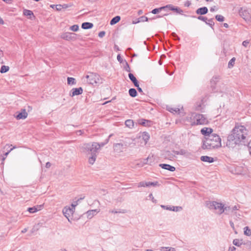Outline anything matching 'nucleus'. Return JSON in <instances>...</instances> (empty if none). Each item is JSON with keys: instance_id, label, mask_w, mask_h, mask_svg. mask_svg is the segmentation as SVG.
I'll return each instance as SVG.
<instances>
[{"instance_id": "obj_1", "label": "nucleus", "mask_w": 251, "mask_h": 251, "mask_svg": "<svg viewBox=\"0 0 251 251\" xmlns=\"http://www.w3.org/2000/svg\"><path fill=\"white\" fill-rule=\"evenodd\" d=\"M248 135L246 128L243 126H235L228 136L226 146L229 148H234L237 145L244 143Z\"/></svg>"}, {"instance_id": "obj_2", "label": "nucleus", "mask_w": 251, "mask_h": 251, "mask_svg": "<svg viewBox=\"0 0 251 251\" xmlns=\"http://www.w3.org/2000/svg\"><path fill=\"white\" fill-rule=\"evenodd\" d=\"M97 146L98 145L93 142L84 143L79 147L82 151L85 153L88 156V162L91 165L94 164L97 157L99 151Z\"/></svg>"}, {"instance_id": "obj_3", "label": "nucleus", "mask_w": 251, "mask_h": 251, "mask_svg": "<svg viewBox=\"0 0 251 251\" xmlns=\"http://www.w3.org/2000/svg\"><path fill=\"white\" fill-rule=\"evenodd\" d=\"M221 146V138L218 134L213 133L208 137H205L202 148L203 149L212 150L220 148Z\"/></svg>"}, {"instance_id": "obj_4", "label": "nucleus", "mask_w": 251, "mask_h": 251, "mask_svg": "<svg viewBox=\"0 0 251 251\" xmlns=\"http://www.w3.org/2000/svg\"><path fill=\"white\" fill-rule=\"evenodd\" d=\"M185 121L189 122L192 126L206 125L208 123V120L204 115L196 113L192 114L190 117H186Z\"/></svg>"}, {"instance_id": "obj_5", "label": "nucleus", "mask_w": 251, "mask_h": 251, "mask_svg": "<svg viewBox=\"0 0 251 251\" xmlns=\"http://www.w3.org/2000/svg\"><path fill=\"white\" fill-rule=\"evenodd\" d=\"M206 206L210 210H215L216 213L220 215L229 209V207H225L223 203L215 201L207 202Z\"/></svg>"}, {"instance_id": "obj_6", "label": "nucleus", "mask_w": 251, "mask_h": 251, "mask_svg": "<svg viewBox=\"0 0 251 251\" xmlns=\"http://www.w3.org/2000/svg\"><path fill=\"white\" fill-rule=\"evenodd\" d=\"M86 81L92 85H97L102 83L101 78L100 76L94 73H88L86 75Z\"/></svg>"}, {"instance_id": "obj_7", "label": "nucleus", "mask_w": 251, "mask_h": 251, "mask_svg": "<svg viewBox=\"0 0 251 251\" xmlns=\"http://www.w3.org/2000/svg\"><path fill=\"white\" fill-rule=\"evenodd\" d=\"M239 14L247 22H250L251 16L247 9L243 7L240 8L239 11Z\"/></svg>"}, {"instance_id": "obj_8", "label": "nucleus", "mask_w": 251, "mask_h": 251, "mask_svg": "<svg viewBox=\"0 0 251 251\" xmlns=\"http://www.w3.org/2000/svg\"><path fill=\"white\" fill-rule=\"evenodd\" d=\"M61 38L67 41H74L76 39V34L71 32H65L61 35Z\"/></svg>"}, {"instance_id": "obj_9", "label": "nucleus", "mask_w": 251, "mask_h": 251, "mask_svg": "<svg viewBox=\"0 0 251 251\" xmlns=\"http://www.w3.org/2000/svg\"><path fill=\"white\" fill-rule=\"evenodd\" d=\"M74 212V208H71L70 206H66L63 209V214L67 218L69 221H70L69 217L73 215Z\"/></svg>"}, {"instance_id": "obj_10", "label": "nucleus", "mask_w": 251, "mask_h": 251, "mask_svg": "<svg viewBox=\"0 0 251 251\" xmlns=\"http://www.w3.org/2000/svg\"><path fill=\"white\" fill-rule=\"evenodd\" d=\"M125 148L124 144L122 143H116L113 145L114 152L118 154L123 152Z\"/></svg>"}, {"instance_id": "obj_11", "label": "nucleus", "mask_w": 251, "mask_h": 251, "mask_svg": "<svg viewBox=\"0 0 251 251\" xmlns=\"http://www.w3.org/2000/svg\"><path fill=\"white\" fill-rule=\"evenodd\" d=\"M234 172L237 175H245L247 172V169L241 166H237L235 167Z\"/></svg>"}, {"instance_id": "obj_12", "label": "nucleus", "mask_w": 251, "mask_h": 251, "mask_svg": "<svg viewBox=\"0 0 251 251\" xmlns=\"http://www.w3.org/2000/svg\"><path fill=\"white\" fill-rule=\"evenodd\" d=\"M154 159L153 155H149L147 158L143 159V161H141L140 164H138V165L141 167L147 164L151 165Z\"/></svg>"}, {"instance_id": "obj_13", "label": "nucleus", "mask_w": 251, "mask_h": 251, "mask_svg": "<svg viewBox=\"0 0 251 251\" xmlns=\"http://www.w3.org/2000/svg\"><path fill=\"white\" fill-rule=\"evenodd\" d=\"M213 129L209 127H203L201 130V133L205 136V137H208L209 135L212 134Z\"/></svg>"}, {"instance_id": "obj_14", "label": "nucleus", "mask_w": 251, "mask_h": 251, "mask_svg": "<svg viewBox=\"0 0 251 251\" xmlns=\"http://www.w3.org/2000/svg\"><path fill=\"white\" fill-rule=\"evenodd\" d=\"M70 93V96L71 97H74L75 96L80 95L83 92V89L81 87L76 88L72 89Z\"/></svg>"}, {"instance_id": "obj_15", "label": "nucleus", "mask_w": 251, "mask_h": 251, "mask_svg": "<svg viewBox=\"0 0 251 251\" xmlns=\"http://www.w3.org/2000/svg\"><path fill=\"white\" fill-rule=\"evenodd\" d=\"M43 205H37L32 207L28 208L27 211L30 213H34L42 209Z\"/></svg>"}, {"instance_id": "obj_16", "label": "nucleus", "mask_w": 251, "mask_h": 251, "mask_svg": "<svg viewBox=\"0 0 251 251\" xmlns=\"http://www.w3.org/2000/svg\"><path fill=\"white\" fill-rule=\"evenodd\" d=\"M28 115L25 109H24L22 110L21 112L19 113L16 116V119L18 120L25 119Z\"/></svg>"}, {"instance_id": "obj_17", "label": "nucleus", "mask_w": 251, "mask_h": 251, "mask_svg": "<svg viewBox=\"0 0 251 251\" xmlns=\"http://www.w3.org/2000/svg\"><path fill=\"white\" fill-rule=\"evenodd\" d=\"M23 14L25 16L28 17L30 20H33L35 19V16L33 15V13L32 11L27 9L24 10Z\"/></svg>"}, {"instance_id": "obj_18", "label": "nucleus", "mask_w": 251, "mask_h": 251, "mask_svg": "<svg viewBox=\"0 0 251 251\" xmlns=\"http://www.w3.org/2000/svg\"><path fill=\"white\" fill-rule=\"evenodd\" d=\"M99 212L100 210L98 209L91 210H88L86 213V214L87 215V217L88 218L91 219L94 215H96V214L99 213Z\"/></svg>"}, {"instance_id": "obj_19", "label": "nucleus", "mask_w": 251, "mask_h": 251, "mask_svg": "<svg viewBox=\"0 0 251 251\" xmlns=\"http://www.w3.org/2000/svg\"><path fill=\"white\" fill-rule=\"evenodd\" d=\"M159 166L161 167L162 169H166L171 172H174L176 170L175 167L171 166L169 164H160Z\"/></svg>"}, {"instance_id": "obj_20", "label": "nucleus", "mask_w": 251, "mask_h": 251, "mask_svg": "<svg viewBox=\"0 0 251 251\" xmlns=\"http://www.w3.org/2000/svg\"><path fill=\"white\" fill-rule=\"evenodd\" d=\"M196 13L199 15H204L208 12V9L206 7H203L198 8L196 11Z\"/></svg>"}, {"instance_id": "obj_21", "label": "nucleus", "mask_w": 251, "mask_h": 251, "mask_svg": "<svg viewBox=\"0 0 251 251\" xmlns=\"http://www.w3.org/2000/svg\"><path fill=\"white\" fill-rule=\"evenodd\" d=\"M128 77L130 80L133 83L134 86L135 87H138V82L134 75L131 73H129L128 74Z\"/></svg>"}, {"instance_id": "obj_22", "label": "nucleus", "mask_w": 251, "mask_h": 251, "mask_svg": "<svg viewBox=\"0 0 251 251\" xmlns=\"http://www.w3.org/2000/svg\"><path fill=\"white\" fill-rule=\"evenodd\" d=\"M201 160L203 162L212 163L214 162L213 158L208 156H202L201 157Z\"/></svg>"}, {"instance_id": "obj_23", "label": "nucleus", "mask_w": 251, "mask_h": 251, "mask_svg": "<svg viewBox=\"0 0 251 251\" xmlns=\"http://www.w3.org/2000/svg\"><path fill=\"white\" fill-rule=\"evenodd\" d=\"M152 122L151 121L141 119L140 122V124L145 126H151Z\"/></svg>"}, {"instance_id": "obj_24", "label": "nucleus", "mask_w": 251, "mask_h": 251, "mask_svg": "<svg viewBox=\"0 0 251 251\" xmlns=\"http://www.w3.org/2000/svg\"><path fill=\"white\" fill-rule=\"evenodd\" d=\"M167 109L174 114H178L180 111V109L177 107H167Z\"/></svg>"}, {"instance_id": "obj_25", "label": "nucleus", "mask_w": 251, "mask_h": 251, "mask_svg": "<svg viewBox=\"0 0 251 251\" xmlns=\"http://www.w3.org/2000/svg\"><path fill=\"white\" fill-rule=\"evenodd\" d=\"M93 26V24L91 23H83L81 25V27L84 29H90Z\"/></svg>"}, {"instance_id": "obj_26", "label": "nucleus", "mask_w": 251, "mask_h": 251, "mask_svg": "<svg viewBox=\"0 0 251 251\" xmlns=\"http://www.w3.org/2000/svg\"><path fill=\"white\" fill-rule=\"evenodd\" d=\"M165 156L166 158L170 160H172L176 157L175 154L172 153L169 151H167L165 152Z\"/></svg>"}, {"instance_id": "obj_27", "label": "nucleus", "mask_w": 251, "mask_h": 251, "mask_svg": "<svg viewBox=\"0 0 251 251\" xmlns=\"http://www.w3.org/2000/svg\"><path fill=\"white\" fill-rule=\"evenodd\" d=\"M108 142L109 139H106L104 142H101L100 143L94 142V143L98 145L97 146V148H98V151H99L100 148L103 147L105 145L107 144Z\"/></svg>"}, {"instance_id": "obj_28", "label": "nucleus", "mask_w": 251, "mask_h": 251, "mask_svg": "<svg viewBox=\"0 0 251 251\" xmlns=\"http://www.w3.org/2000/svg\"><path fill=\"white\" fill-rule=\"evenodd\" d=\"M120 19L121 17L119 16H117L112 19L110 21V24L111 25H114L119 22Z\"/></svg>"}, {"instance_id": "obj_29", "label": "nucleus", "mask_w": 251, "mask_h": 251, "mask_svg": "<svg viewBox=\"0 0 251 251\" xmlns=\"http://www.w3.org/2000/svg\"><path fill=\"white\" fill-rule=\"evenodd\" d=\"M219 80L220 78L218 76L213 77L210 81L211 86L213 87L214 85L216 84L217 82L219 81Z\"/></svg>"}, {"instance_id": "obj_30", "label": "nucleus", "mask_w": 251, "mask_h": 251, "mask_svg": "<svg viewBox=\"0 0 251 251\" xmlns=\"http://www.w3.org/2000/svg\"><path fill=\"white\" fill-rule=\"evenodd\" d=\"M225 207H229V209L227 210V212H225L226 214H229L230 212H232L235 210L238 209L239 206L237 205H234V206H225Z\"/></svg>"}, {"instance_id": "obj_31", "label": "nucleus", "mask_w": 251, "mask_h": 251, "mask_svg": "<svg viewBox=\"0 0 251 251\" xmlns=\"http://www.w3.org/2000/svg\"><path fill=\"white\" fill-rule=\"evenodd\" d=\"M125 125L127 127L132 128L134 126V123L132 120H127L125 122Z\"/></svg>"}, {"instance_id": "obj_32", "label": "nucleus", "mask_w": 251, "mask_h": 251, "mask_svg": "<svg viewBox=\"0 0 251 251\" xmlns=\"http://www.w3.org/2000/svg\"><path fill=\"white\" fill-rule=\"evenodd\" d=\"M128 93L131 97H135L137 94V91L134 88H130L128 91Z\"/></svg>"}, {"instance_id": "obj_33", "label": "nucleus", "mask_w": 251, "mask_h": 251, "mask_svg": "<svg viewBox=\"0 0 251 251\" xmlns=\"http://www.w3.org/2000/svg\"><path fill=\"white\" fill-rule=\"evenodd\" d=\"M203 109V103L201 101L196 104L195 109L197 111H201Z\"/></svg>"}, {"instance_id": "obj_34", "label": "nucleus", "mask_w": 251, "mask_h": 251, "mask_svg": "<svg viewBox=\"0 0 251 251\" xmlns=\"http://www.w3.org/2000/svg\"><path fill=\"white\" fill-rule=\"evenodd\" d=\"M173 152L175 153V154L176 155H185L187 151L185 150L181 149L178 151H174Z\"/></svg>"}, {"instance_id": "obj_35", "label": "nucleus", "mask_w": 251, "mask_h": 251, "mask_svg": "<svg viewBox=\"0 0 251 251\" xmlns=\"http://www.w3.org/2000/svg\"><path fill=\"white\" fill-rule=\"evenodd\" d=\"M67 83L69 85H74L76 83L75 79L73 77H69L67 78Z\"/></svg>"}, {"instance_id": "obj_36", "label": "nucleus", "mask_w": 251, "mask_h": 251, "mask_svg": "<svg viewBox=\"0 0 251 251\" xmlns=\"http://www.w3.org/2000/svg\"><path fill=\"white\" fill-rule=\"evenodd\" d=\"M244 233L247 236L251 235V230L248 226H246L244 228Z\"/></svg>"}, {"instance_id": "obj_37", "label": "nucleus", "mask_w": 251, "mask_h": 251, "mask_svg": "<svg viewBox=\"0 0 251 251\" xmlns=\"http://www.w3.org/2000/svg\"><path fill=\"white\" fill-rule=\"evenodd\" d=\"M148 18L146 16H142L139 18V20L136 22H133V24H136L139 22H144L148 21Z\"/></svg>"}, {"instance_id": "obj_38", "label": "nucleus", "mask_w": 251, "mask_h": 251, "mask_svg": "<svg viewBox=\"0 0 251 251\" xmlns=\"http://www.w3.org/2000/svg\"><path fill=\"white\" fill-rule=\"evenodd\" d=\"M9 70V67L7 66L3 65L1 67L0 72L1 73H4L8 72Z\"/></svg>"}, {"instance_id": "obj_39", "label": "nucleus", "mask_w": 251, "mask_h": 251, "mask_svg": "<svg viewBox=\"0 0 251 251\" xmlns=\"http://www.w3.org/2000/svg\"><path fill=\"white\" fill-rule=\"evenodd\" d=\"M165 9V7H161L158 8H155L151 11V13L153 14H156L161 10Z\"/></svg>"}, {"instance_id": "obj_40", "label": "nucleus", "mask_w": 251, "mask_h": 251, "mask_svg": "<svg viewBox=\"0 0 251 251\" xmlns=\"http://www.w3.org/2000/svg\"><path fill=\"white\" fill-rule=\"evenodd\" d=\"M235 58H234V57H233L232 58H231L230 59V60L228 62V68H230L234 66V63H235Z\"/></svg>"}, {"instance_id": "obj_41", "label": "nucleus", "mask_w": 251, "mask_h": 251, "mask_svg": "<svg viewBox=\"0 0 251 251\" xmlns=\"http://www.w3.org/2000/svg\"><path fill=\"white\" fill-rule=\"evenodd\" d=\"M233 244L235 246H238V247H240L242 244V243L241 242V241H239V240L237 239H235L233 240Z\"/></svg>"}, {"instance_id": "obj_42", "label": "nucleus", "mask_w": 251, "mask_h": 251, "mask_svg": "<svg viewBox=\"0 0 251 251\" xmlns=\"http://www.w3.org/2000/svg\"><path fill=\"white\" fill-rule=\"evenodd\" d=\"M79 29V26L77 25H74L70 27V29L73 31H77Z\"/></svg>"}, {"instance_id": "obj_43", "label": "nucleus", "mask_w": 251, "mask_h": 251, "mask_svg": "<svg viewBox=\"0 0 251 251\" xmlns=\"http://www.w3.org/2000/svg\"><path fill=\"white\" fill-rule=\"evenodd\" d=\"M138 187H148V182L141 181L138 183Z\"/></svg>"}, {"instance_id": "obj_44", "label": "nucleus", "mask_w": 251, "mask_h": 251, "mask_svg": "<svg viewBox=\"0 0 251 251\" xmlns=\"http://www.w3.org/2000/svg\"><path fill=\"white\" fill-rule=\"evenodd\" d=\"M246 249L249 251H251V241H248L246 243L244 244Z\"/></svg>"}, {"instance_id": "obj_45", "label": "nucleus", "mask_w": 251, "mask_h": 251, "mask_svg": "<svg viewBox=\"0 0 251 251\" xmlns=\"http://www.w3.org/2000/svg\"><path fill=\"white\" fill-rule=\"evenodd\" d=\"M161 207H162L163 208L167 209V210L175 211V206L168 207V206L161 205Z\"/></svg>"}, {"instance_id": "obj_46", "label": "nucleus", "mask_w": 251, "mask_h": 251, "mask_svg": "<svg viewBox=\"0 0 251 251\" xmlns=\"http://www.w3.org/2000/svg\"><path fill=\"white\" fill-rule=\"evenodd\" d=\"M51 7L52 8H55L56 10H57V11H60L62 9V6L60 4L52 5H51Z\"/></svg>"}, {"instance_id": "obj_47", "label": "nucleus", "mask_w": 251, "mask_h": 251, "mask_svg": "<svg viewBox=\"0 0 251 251\" xmlns=\"http://www.w3.org/2000/svg\"><path fill=\"white\" fill-rule=\"evenodd\" d=\"M163 7H165V9L164 10L165 11H167L168 8L172 11L175 10V7L173 6L172 4L167 5L166 6H163Z\"/></svg>"}, {"instance_id": "obj_48", "label": "nucleus", "mask_w": 251, "mask_h": 251, "mask_svg": "<svg viewBox=\"0 0 251 251\" xmlns=\"http://www.w3.org/2000/svg\"><path fill=\"white\" fill-rule=\"evenodd\" d=\"M215 18L218 21L223 22L224 21V17L222 15H217Z\"/></svg>"}, {"instance_id": "obj_49", "label": "nucleus", "mask_w": 251, "mask_h": 251, "mask_svg": "<svg viewBox=\"0 0 251 251\" xmlns=\"http://www.w3.org/2000/svg\"><path fill=\"white\" fill-rule=\"evenodd\" d=\"M143 138L145 140V143H146L149 140L150 136L147 133H144V134L143 135Z\"/></svg>"}, {"instance_id": "obj_50", "label": "nucleus", "mask_w": 251, "mask_h": 251, "mask_svg": "<svg viewBox=\"0 0 251 251\" xmlns=\"http://www.w3.org/2000/svg\"><path fill=\"white\" fill-rule=\"evenodd\" d=\"M208 21V22H206V24L210 25L211 27H212L214 25V23L213 22L212 19H210Z\"/></svg>"}, {"instance_id": "obj_51", "label": "nucleus", "mask_w": 251, "mask_h": 251, "mask_svg": "<svg viewBox=\"0 0 251 251\" xmlns=\"http://www.w3.org/2000/svg\"><path fill=\"white\" fill-rule=\"evenodd\" d=\"M198 19L200 20H201V21H204L205 22V23L206 22V21L207 20V18L205 17H203V16H200L198 17Z\"/></svg>"}, {"instance_id": "obj_52", "label": "nucleus", "mask_w": 251, "mask_h": 251, "mask_svg": "<svg viewBox=\"0 0 251 251\" xmlns=\"http://www.w3.org/2000/svg\"><path fill=\"white\" fill-rule=\"evenodd\" d=\"M109 212L112 213H125L126 212L125 211V210H123L122 211H121L111 210L109 211Z\"/></svg>"}, {"instance_id": "obj_53", "label": "nucleus", "mask_w": 251, "mask_h": 251, "mask_svg": "<svg viewBox=\"0 0 251 251\" xmlns=\"http://www.w3.org/2000/svg\"><path fill=\"white\" fill-rule=\"evenodd\" d=\"M163 249H165L167 250L165 251H175V249L174 248H170V247H166V248H162Z\"/></svg>"}, {"instance_id": "obj_54", "label": "nucleus", "mask_w": 251, "mask_h": 251, "mask_svg": "<svg viewBox=\"0 0 251 251\" xmlns=\"http://www.w3.org/2000/svg\"><path fill=\"white\" fill-rule=\"evenodd\" d=\"M78 204L77 203V201H74V202H73L71 204V208H74V211H75V206Z\"/></svg>"}, {"instance_id": "obj_55", "label": "nucleus", "mask_w": 251, "mask_h": 251, "mask_svg": "<svg viewBox=\"0 0 251 251\" xmlns=\"http://www.w3.org/2000/svg\"><path fill=\"white\" fill-rule=\"evenodd\" d=\"M172 36L173 37H175L176 38V40H180V38L179 37H178L177 36V35H176V34L175 32H173L172 33Z\"/></svg>"}, {"instance_id": "obj_56", "label": "nucleus", "mask_w": 251, "mask_h": 251, "mask_svg": "<svg viewBox=\"0 0 251 251\" xmlns=\"http://www.w3.org/2000/svg\"><path fill=\"white\" fill-rule=\"evenodd\" d=\"M157 184V182H148V187L150 186H155Z\"/></svg>"}, {"instance_id": "obj_57", "label": "nucleus", "mask_w": 251, "mask_h": 251, "mask_svg": "<svg viewBox=\"0 0 251 251\" xmlns=\"http://www.w3.org/2000/svg\"><path fill=\"white\" fill-rule=\"evenodd\" d=\"M105 34V31H100L99 33V36L100 38H102L103 37Z\"/></svg>"}, {"instance_id": "obj_58", "label": "nucleus", "mask_w": 251, "mask_h": 251, "mask_svg": "<svg viewBox=\"0 0 251 251\" xmlns=\"http://www.w3.org/2000/svg\"><path fill=\"white\" fill-rule=\"evenodd\" d=\"M76 134L77 135H81L83 134V131L82 130H79L76 131Z\"/></svg>"}, {"instance_id": "obj_59", "label": "nucleus", "mask_w": 251, "mask_h": 251, "mask_svg": "<svg viewBox=\"0 0 251 251\" xmlns=\"http://www.w3.org/2000/svg\"><path fill=\"white\" fill-rule=\"evenodd\" d=\"M126 66L125 67L126 71L128 72H130V68L128 64H127V63H126Z\"/></svg>"}, {"instance_id": "obj_60", "label": "nucleus", "mask_w": 251, "mask_h": 251, "mask_svg": "<svg viewBox=\"0 0 251 251\" xmlns=\"http://www.w3.org/2000/svg\"><path fill=\"white\" fill-rule=\"evenodd\" d=\"M176 12L177 13H181L182 12V10H181L180 8H176L175 7V10Z\"/></svg>"}, {"instance_id": "obj_61", "label": "nucleus", "mask_w": 251, "mask_h": 251, "mask_svg": "<svg viewBox=\"0 0 251 251\" xmlns=\"http://www.w3.org/2000/svg\"><path fill=\"white\" fill-rule=\"evenodd\" d=\"M117 60H118L120 63H121V62H122V57H121V55H120V54H118V55H117Z\"/></svg>"}, {"instance_id": "obj_62", "label": "nucleus", "mask_w": 251, "mask_h": 251, "mask_svg": "<svg viewBox=\"0 0 251 251\" xmlns=\"http://www.w3.org/2000/svg\"><path fill=\"white\" fill-rule=\"evenodd\" d=\"M248 148L250 153L251 154V141L249 143Z\"/></svg>"}, {"instance_id": "obj_63", "label": "nucleus", "mask_w": 251, "mask_h": 251, "mask_svg": "<svg viewBox=\"0 0 251 251\" xmlns=\"http://www.w3.org/2000/svg\"><path fill=\"white\" fill-rule=\"evenodd\" d=\"M236 248L234 247H231L229 248L228 251H235Z\"/></svg>"}, {"instance_id": "obj_64", "label": "nucleus", "mask_w": 251, "mask_h": 251, "mask_svg": "<svg viewBox=\"0 0 251 251\" xmlns=\"http://www.w3.org/2000/svg\"><path fill=\"white\" fill-rule=\"evenodd\" d=\"M249 42L247 41H244L243 43H242V45L245 46V47H246L247 46V45L249 44Z\"/></svg>"}]
</instances>
